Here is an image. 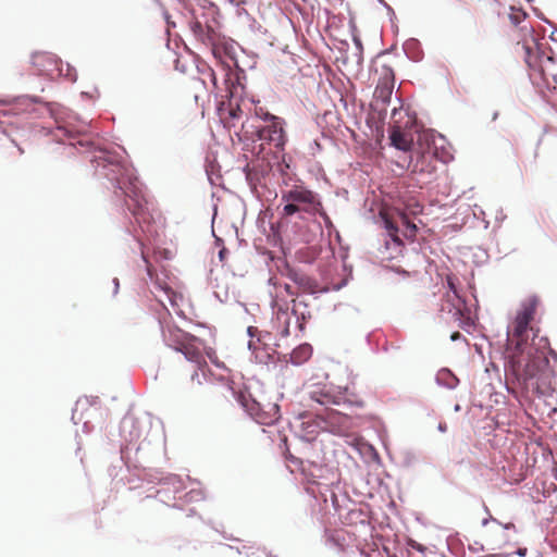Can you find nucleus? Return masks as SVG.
<instances>
[{
	"label": "nucleus",
	"instance_id": "nucleus-3",
	"mask_svg": "<svg viewBox=\"0 0 557 557\" xmlns=\"http://www.w3.org/2000/svg\"><path fill=\"white\" fill-rule=\"evenodd\" d=\"M310 399L312 404L309 406L318 419V425L334 434H346L349 432L355 426V420L348 412L334 409L331 406L343 408L363 406L361 400L351 401L345 395L341 393L335 394L325 388L311 392Z\"/></svg>",
	"mask_w": 557,
	"mask_h": 557
},
{
	"label": "nucleus",
	"instance_id": "nucleus-20",
	"mask_svg": "<svg viewBox=\"0 0 557 557\" xmlns=\"http://www.w3.org/2000/svg\"><path fill=\"white\" fill-rule=\"evenodd\" d=\"M239 113H242V110L239 109V107H237L236 109H231L230 110V115L233 119H237L239 116Z\"/></svg>",
	"mask_w": 557,
	"mask_h": 557
},
{
	"label": "nucleus",
	"instance_id": "nucleus-5",
	"mask_svg": "<svg viewBox=\"0 0 557 557\" xmlns=\"http://www.w3.org/2000/svg\"><path fill=\"white\" fill-rule=\"evenodd\" d=\"M282 200L285 202L283 214L286 216L297 212L315 214L322 209V203L317 194L304 186L295 185L282 194Z\"/></svg>",
	"mask_w": 557,
	"mask_h": 557
},
{
	"label": "nucleus",
	"instance_id": "nucleus-16",
	"mask_svg": "<svg viewBox=\"0 0 557 557\" xmlns=\"http://www.w3.org/2000/svg\"><path fill=\"white\" fill-rule=\"evenodd\" d=\"M272 305H273V308L276 309L275 323L277 324V331L280 332V334L282 336L286 337L289 335V324H290L289 314H288V306H287V304L280 305L277 299H274Z\"/></svg>",
	"mask_w": 557,
	"mask_h": 557
},
{
	"label": "nucleus",
	"instance_id": "nucleus-7",
	"mask_svg": "<svg viewBox=\"0 0 557 557\" xmlns=\"http://www.w3.org/2000/svg\"><path fill=\"white\" fill-rule=\"evenodd\" d=\"M380 215L388 235L395 243L401 244L398 236L399 231H401L403 235L408 239H413L416 237L417 226L411 222L405 211L398 208L384 209L380 212Z\"/></svg>",
	"mask_w": 557,
	"mask_h": 557
},
{
	"label": "nucleus",
	"instance_id": "nucleus-6",
	"mask_svg": "<svg viewBox=\"0 0 557 557\" xmlns=\"http://www.w3.org/2000/svg\"><path fill=\"white\" fill-rule=\"evenodd\" d=\"M119 188L125 196V205L135 218L136 223L145 232L144 225H149L153 219L149 208V201L145 197L141 185L135 180H131L126 187H122L119 184Z\"/></svg>",
	"mask_w": 557,
	"mask_h": 557
},
{
	"label": "nucleus",
	"instance_id": "nucleus-10",
	"mask_svg": "<svg viewBox=\"0 0 557 557\" xmlns=\"http://www.w3.org/2000/svg\"><path fill=\"white\" fill-rule=\"evenodd\" d=\"M265 122L267 124L257 131V137L261 141V146L267 144L278 150H283L286 143L283 120L275 115L267 114Z\"/></svg>",
	"mask_w": 557,
	"mask_h": 557
},
{
	"label": "nucleus",
	"instance_id": "nucleus-11",
	"mask_svg": "<svg viewBox=\"0 0 557 557\" xmlns=\"http://www.w3.org/2000/svg\"><path fill=\"white\" fill-rule=\"evenodd\" d=\"M218 21L212 16L208 17L205 14L195 15L190 22V29L194 36L207 47H215L220 41V33L218 29Z\"/></svg>",
	"mask_w": 557,
	"mask_h": 557
},
{
	"label": "nucleus",
	"instance_id": "nucleus-17",
	"mask_svg": "<svg viewBox=\"0 0 557 557\" xmlns=\"http://www.w3.org/2000/svg\"><path fill=\"white\" fill-rule=\"evenodd\" d=\"M312 355V347L309 344H302L295 348L290 354V361L294 364H301L310 359Z\"/></svg>",
	"mask_w": 557,
	"mask_h": 557
},
{
	"label": "nucleus",
	"instance_id": "nucleus-22",
	"mask_svg": "<svg viewBox=\"0 0 557 557\" xmlns=\"http://www.w3.org/2000/svg\"><path fill=\"white\" fill-rule=\"evenodd\" d=\"M460 336H461V335H460V333H459V332H455V333L451 335V339H453V341H456V339H458Z\"/></svg>",
	"mask_w": 557,
	"mask_h": 557
},
{
	"label": "nucleus",
	"instance_id": "nucleus-27",
	"mask_svg": "<svg viewBox=\"0 0 557 557\" xmlns=\"http://www.w3.org/2000/svg\"><path fill=\"white\" fill-rule=\"evenodd\" d=\"M522 49H525L528 53L530 52L529 48H525V46H522Z\"/></svg>",
	"mask_w": 557,
	"mask_h": 557
},
{
	"label": "nucleus",
	"instance_id": "nucleus-1",
	"mask_svg": "<svg viewBox=\"0 0 557 557\" xmlns=\"http://www.w3.org/2000/svg\"><path fill=\"white\" fill-rule=\"evenodd\" d=\"M540 300L529 297L508 327L505 350V375L507 384H516L525 393L543 394L548 371L545 347L547 341L539 337L534 320Z\"/></svg>",
	"mask_w": 557,
	"mask_h": 557
},
{
	"label": "nucleus",
	"instance_id": "nucleus-19",
	"mask_svg": "<svg viewBox=\"0 0 557 557\" xmlns=\"http://www.w3.org/2000/svg\"><path fill=\"white\" fill-rule=\"evenodd\" d=\"M283 288L286 292V294L292 296V297H294L297 294V292L290 285H288V284H285L283 286Z\"/></svg>",
	"mask_w": 557,
	"mask_h": 557
},
{
	"label": "nucleus",
	"instance_id": "nucleus-13",
	"mask_svg": "<svg viewBox=\"0 0 557 557\" xmlns=\"http://www.w3.org/2000/svg\"><path fill=\"white\" fill-rule=\"evenodd\" d=\"M395 85V74L391 66L382 65L380 70V78L374 90L376 100L386 104L389 102Z\"/></svg>",
	"mask_w": 557,
	"mask_h": 557
},
{
	"label": "nucleus",
	"instance_id": "nucleus-15",
	"mask_svg": "<svg viewBox=\"0 0 557 557\" xmlns=\"http://www.w3.org/2000/svg\"><path fill=\"white\" fill-rule=\"evenodd\" d=\"M287 277L290 281H293L298 286V288L304 293L313 294L318 290L319 286L317 281L304 273L297 272L293 269H288Z\"/></svg>",
	"mask_w": 557,
	"mask_h": 557
},
{
	"label": "nucleus",
	"instance_id": "nucleus-24",
	"mask_svg": "<svg viewBox=\"0 0 557 557\" xmlns=\"http://www.w3.org/2000/svg\"><path fill=\"white\" fill-rule=\"evenodd\" d=\"M518 554L521 555V556H524L525 549H519Z\"/></svg>",
	"mask_w": 557,
	"mask_h": 557
},
{
	"label": "nucleus",
	"instance_id": "nucleus-18",
	"mask_svg": "<svg viewBox=\"0 0 557 557\" xmlns=\"http://www.w3.org/2000/svg\"><path fill=\"white\" fill-rule=\"evenodd\" d=\"M509 17L513 25H518L525 17V13L518 11L517 13L510 14Z\"/></svg>",
	"mask_w": 557,
	"mask_h": 557
},
{
	"label": "nucleus",
	"instance_id": "nucleus-4",
	"mask_svg": "<svg viewBox=\"0 0 557 557\" xmlns=\"http://www.w3.org/2000/svg\"><path fill=\"white\" fill-rule=\"evenodd\" d=\"M409 169L412 173L432 177L437 169V149L429 134H419L417 146L413 148Z\"/></svg>",
	"mask_w": 557,
	"mask_h": 557
},
{
	"label": "nucleus",
	"instance_id": "nucleus-23",
	"mask_svg": "<svg viewBox=\"0 0 557 557\" xmlns=\"http://www.w3.org/2000/svg\"><path fill=\"white\" fill-rule=\"evenodd\" d=\"M497 117H498V112L496 111L493 113L492 120L495 121Z\"/></svg>",
	"mask_w": 557,
	"mask_h": 557
},
{
	"label": "nucleus",
	"instance_id": "nucleus-25",
	"mask_svg": "<svg viewBox=\"0 0 557 557\" xmlns=\"http://www.w3.org/2000/svg\"><path fill=\"white\" fill-rule=\"evenodd\" d=\"M449 374H450L449 371L440 373V375H449Z\"/></svg>",
	"mask_w": 557,
	"mask_h": 557
},
{
	"label": "nucleus",
	"instance_id": "nucleus-2",
	"mask_svg": "<svg viewBox=\"0 0 557 557\" xmlns=\"http://www.w3.org/2000/svg\"><path fill=\"white\" fill-rule=\"evenodd\" d=\"M162 335L170 347L182 352L189 362L183 368L181 386L185 392H194L202 385L206 379L207 358L211 363L221 367L215 350L207 347L205 343L180 327L173 325L165 318H160Z\"/></svg>",
	"mask_w": 557,
	"mask_h": 557
},
{
	"label": "nucleus",
	"instance_id": "nucleus-12",
	"mask_svg": "<svg viewBox=\"0 0 557 557\" xmlns=\"http://www.w3.org/2000/svg\"><path fill=\"white\" fill-rule=\"evenodd\" d=\"M447 285L448 290L442 300V311H447L454 319L460 320L467 309L466 301L459 295L454 277L450 275L447 276Z\"/></svg>",
	"mask_w": 557,
	"mask_h": 557
},
{
	"label": "nucleus",
	"instance_id": "nucleus-29",
	"mask_svg": "<svg viewBox=\"0 0 557 557\" xmlns=\"http://www.w3.org/2000/svg\"><path fill=\"white\" fill-rule=\"evenodd\" d=\"M141 253H143V259L147 262L145 253L144 252H141Z\"/></svg>",
	"mask_w": 557,
	"mask_h": 557
},
{
	"label": "nucleus",
	"instance_id": "nucleus-26",
	"mask_svg": "<svg viewBox=\"0 0 557 557\" xmlns=\"http://www.w3.org/2000/svg\"><path fill=\"white\" fill-rule=\"evenodd\" d=\"M522 49H525L528 53L530 52L529 48H525V46H522Z\"/></svg>",
	"mask_w": 557,
	"mask_h": 557
},
{
	"label": "nucleus",
	"instance_id": "nucleus-8",
	"mask_svg": "<svg viewBox=\"0 0 557 557\" xmlns=\"http://www.w3.org/2000/svg\"><path fill=\"white\" fill-rule=\"evenodd\" d=\"M531 67L530 76L537 85L547 89L557 88V59L543 52L537 57L536 64L527 61Z\"/></svg>",
	"mask_w": 557,
	"mask_h": 557
},
{
	"label": "nucleus",
	"instance_id": "nucleus-14",
	"mask_svg": "<svg viewBox=\"0 0 557 557\" xmlns=\"http://www.w3.org/2000/svg\"><path fill=\"white\" fill-rule=\"evenodd\" d=\"M391 144L403 151H409L413 146V134L411 129L401 127L400 125H393L389 132Z\"/></svg>",
	"mask_w": 557,
	"mask_h": 557
},
{
	"label": "nucleus",
	"instance_id": "nucleus-9",
	"mask_svg": "<svg viewBox=\"0 0 557 557\" xmlns=\"http://www.w3.org/2000/svg\"><path fill=\"white\" fill-rule=\"evenodd\" d=\"M226 392L234 397L258 423L270 425L277 421L280 408L276 404H270L268 410H265L260 403L250 399L244 394L236 395L231 387H226Z\"/></svg>",
	"mask_w": 557,
	"mask_h": 557
},
{
	"label": "nucleus",
	"instance_id": "nucleus-28",
	"mask_svg": "<svg viewBox=\"0 0 557 557\" xmlns=\"http://www.w3.org/2000/svg\"><path fill=\"white\" fill-rule=\"evenodd\" d=\"M114 283H115V286L117 287L119 286V282H117L116 278L114 280Z\"/></svg>",
	"mask_w": 557,
	"mask_h": 557
},
{
	"label": "nucleus",
	"instance_id": "nucleus-21",
	"mask_svg": "<svg viewBox=\"0 0 557 557\" xmlns=\"http://www.w3.org/2000/svg\"><path fill=\"white\" fill-rule=\"evenodd\" d=\"M210 76H211V81H212L213 86L216 88V77H215L214 72H211Z\"/></svg>",
	"mask_w": 557,
	"mask_h": 557
}]
</instances>
